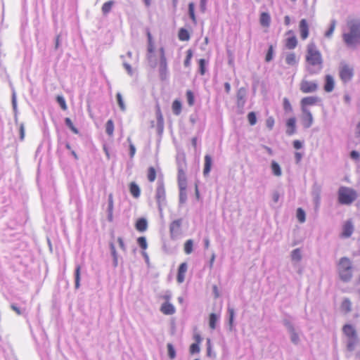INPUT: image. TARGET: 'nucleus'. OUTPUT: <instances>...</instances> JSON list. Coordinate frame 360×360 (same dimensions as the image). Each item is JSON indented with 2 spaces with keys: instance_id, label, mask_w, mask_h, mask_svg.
<instances>
[{
  "instance_id": "obj_49",
  "label": "nucleus",
  "mask_w": 360,
  "mask_h": 360,
  "mask_svg": "<svg viewBox=\"0 0 360 360\" xmlns=\"http://www.w3.org/2000/svg\"><path fill=\"white\" fill-rule=\"evenodd\" d=\"M186 99H187V103L190 106L193 105L194 101H195L194 95H193V92L190 90L186 91Z\"/></svg>"
},
{
  "instance_id": "obj_2",
  "label": "nucleus",
  "mask_w": 360,
  "mask_h": 360,
  "mask_svg": "<svg viewBox=\"0 0 360 360\" xmlns=\"http://www.w3.org/2000/svg\"><path fill=\"white\" fill-rule=\"evenodd\" d=\"M349 31L343 34V39L349 47H354L360 43V20H352L348 23Z\"/></svg>"
},
{
  "instance_id": "obj_5",
  "label": "nucleus",
  "mask_w": 360,
  "mask_h": 360,
  "mask_svg": "<svg viewBox=\"0 0 360 360\" xmlns=\"http://www.w3.org/2000/svg\"><path fill=\"white\" fill-rule=\"evenodd\" d=\"M183 219H177L172 221L169 224V235L172 240L179 239L182 233Z\"/></svg>"
},
{
  "instance_id": "obj_19",
  "label": "nucleus",
  "mask_w": 360,
  "mask_h": 360,
  "mask_svg": "<svg viewBox=\"0 0 360 360\" xmlns=\"http://www.w3.org/2000/svg\"><path fill=\"white\" fill-rule=\"evenodd\" d=\"M286 125L288 127L286 130L287 134L290 136L295 133L296 119L295 117L288 119L286 122Z\"/></svg>"
},
{
  "instance_id": "obj_54",
  "label": "nucleus",
  "mask_w": 360,
  "mask_h": 360,
  "mask_svg": "<svg viewBox=\"0 0 360 360\" xmlns=\"http://www.w3.org/2000/svg\"><path fill=\"white\" fill-rule=\"evenodd\" d=\"M342 308L345 311H349L351 310V302L349 300L345 299L342 302Z\"/></svg>"
},
{
  "instance_id": "obj_37",
  "label": "nucleus",
  "mask_w": 360,
  "mask_h": 360,
  "mask_svg": "<svg viewBox=\"0 0 360 360\" xmlns=\"http://www.w3.org/2000/svg\"><path fill=\"white\" fill-rule=\"evenodd\" d=\"M187 200L186 187L179 188V202L184 204Z\"/></svg>"
},
{
  "instance_id": "obj_64",
  "label": "nucleus",
  "mask_w": 360,
  "mask_h": 360,
  "mask_svg": "<svg viewBox=\"0 0 360 360\" xmlns=\"http://www.w3.org/2000/svg\"><path fill=\"white\" fill-rule=\"evenodd\" d=\"M162 298L165 300V302H169L172 298V293L170 291H167L162 295Z\"/></svg>"
},
{
  "instance_id": "obj_1",
  "label": "nucleus",
  "mask_w": 360,
  "mask_h": 360,
  "mask_svg": "<svg viewBox=\"0 0 360 360\" xmlns=\"http://www.w3.org/2000/svg\"><path fill=\"white\" fill-rule=\"evenodd\" d=\"M306 61L307 70L311 75L319 72L323 68L322 56L313 43L307 46Z\"/></svg>"
},
{
  "instance_id": "obj_26",
  "label": "nucleus",
  "mask_w": 360,
  "mask_h": 360,
  "mask_svg": "<svg viewBox=\"0 0 360 360\" xmlns=\"http://www.w3.org/2000/svg\"><path fill=\"white\" fill-rule=\"evenodd\" d=\"M259 21L262 26L269 27L271 22L269 14L265 12L262 13L260 15Z\"/></svg>"
},
{
  "instance_id": "obj_40",
  "label": "nucleus",
  "mask_w": 360,
  "mask_h": 360,
  "mask_svg": "<svg viewBox=\"0 0 360 360\" xmlns=\"http://www.w3.org/2000/svg\"><path fill=\"white\" fill-rule=\"evenodd\" d=\"M179 38L181 41H187L189 39L190 36L188 31L184 28H181L179 32Z\"/></svg>"
},
{
  "instance_id": "obj_10",
  "label": "nucleus",
  "mask_w": 360,
  "mask_h": 360,
  "mask_svg": "<svg viewBox=\"0 0 360 360\" xmlns=\"http://www.w3.org/2000/svg\"><path fill=\"white\" fill-rule=\"evenodd\" d=\"M340 77L343 82H347L353 77V69L347 64L341 63L339 70Z\"/></svg>"
},
{
  "instance_id": "obj_39",
  "label": "nucleus",
  "mask_w": 360,
  "mask_h": 360,
  "mask_svg": "<svg viewBox=\"0 0 360 360\" xmlns=\"http://www.w3.org/2000/svg\"><path fill=\"white\" fill-rule=\"evenodd\" d=\"M195 5L193 2L189 3L188 4V13L189 16L191 18L192 21L196 24V18L194 13Z\"/></svg>"
},
{
  "instance_id": "obj_29",
  "label": "nucleus",
  "mask_w": 360,
  "mask_h": 360,
  "mask_svg": "<svg viewBox=\"0 0 360 360\" xmlns=\"http://www.w3.org/2000/svg\"><path fill=\"white\" fill-rule=\"evenodd\" d=\"M291 259L292 262L298 263L302 259L301 250L299 248L295 249L291 252Z\"/></svg>"
},
{
  "instance_id": "obj_63",
  "label": "nucleus",
  "mask_w": 360,
  "mask_h": 360,
  "mask_svg": "<svg viewBox=\"0 0 360 360\" xmlns=\"http://www.w3.org/2000/svg\"><path fill=\"white\" fill-rule=\"evenodd\" d=\"M113 210V198H112V195L110 193L109 195H108V212H112Z\"/></svg>"
},
{
  "instance_id": "obj_34",
  "label": "nucleus",
  "mask_w": 360,
  "mask_h": 360,
  "mask_svg": "<svg viewBox=\"0 0 360 360\" xmlns=\"http://www.w3.org/2000/svg\"><path fill=\"white\" fill-rule=\"evenodd\" d=\"M80 270L81 267L79 265H77L75 271V288L78 289L80 285Z\"/></svg>"
},
{
  "instance_id": "obj_36",
  "label": "nucleus",
  "mask_w": 360,
  "mask_h": 360,
  "mask_svg": "<svg viewBox=\"0 0 360 360\" xmlns=\"http://www.w3.org/2000/svg\"><path fill=\"white\" fill-rule=\"evenodd\" d=\"M193 241L191 239L187 240L184 243V252L190 255L193 252Z\"/></svg>"
},
{
  "instance_id": "obj_22",
  "label": "nucleus",
  "mask_w": 360,
  "mask_h": 360,
  "mask_svg": "<svg viewBox=\"0 0 360 360\" xmlns=\"http://www.w3.org/2000/svg\"><path fill=\"white\" fill-rule=\"evenodd\" d=\"M212 165V157L210 155H206L205 156V165H204V169H203V174L205 176H207L209 174L211 167Z\"/></svg>"
},
{
  "instance_id": "obj_44",
  "label": "nucleus",
  "mask_w": 360,
  "mask_h": 360,
  "mask_svg": "<svg viewBox=\"0 0 360 360\" xmlns=\"http://www.w3.org/2000/svg\"><path fill=\"white\" fill-rule=\"evenodd\" d=\"M111 254L113 257V264L115 266H117V254L113 243H110V245Z\"/></svg>"
},
{
  "instance_id": "obj_30",
  "label": "nucleus",
  "mask_w": 360,
  "mask_h": 360,
  "mask_svg": "<svg viewBox=\"0 0 360 360\" xmlns=\"http://www.w3.org/2000/svg\"><path fill=\"white\" fill-rule=\"evenodd\" d=\"M297 44V40L295 36L289 37L286 39L285 46L289 49H293Z\"/></svg>"
},
{
  "instance_id": "obj_8",
  "label": "nucleus",
  "mask_w": 360,
  "mask_h": 360,
  "mask_svg": "<svg viewBox=\"0 0 360 360\" xmlns=\"http://www.w3.org/2000/svg\"><path fill=\"white\" fill-rule=\"evenodd\" d=\"M160 54V63H159V73L161 79H165L167 73V64L165 57V49L163 47L159 49Z\"/></svg>"
},
{
  "instance_id": "obj_45",
  "label": "nucleus",
  "mask_w": 360,
  "mask_h": 360,
  "mask_svg": "<svg viewBox=\"0 0 360 360\" xmlns=\"http://www.w3.org/2000/svg\"><path fill=\"white\" fill-rule=\"evenodd\" d=\"M336 25V21L335 20H333L330 22V27L328 30L325 33V36L328 38L330 37L335 30Z\"/></svg>"
},
{
  "instance_id": "obj_52",
  "label": "nucleus",
  "mask_w": 360,
  "mask_h": 360,
  "mask_svg": "<svg viewBox=\"0 0 360 360\" xmlns=\"http://www.w3.org/2000/svg\"><path fill=\"white\" fill-rule=\"evenodd\" d=\"M58 103L60 105L61 108L64 110H67V105L65 98L62 96H58L56 98Z\"/></svg>"
},
{
  "instance_id": "obj_7",
  "label": "nucleus",
  "mask_w": 360,
  "mask_h": 360,
  "mask_svg": "<svg viewBox=\"0 0 360 360\" xmlns=\"http://www.w3.org/2000/svg\"><path fill=\"white\" fill-rule=\"evenodd\" d=\"M300 89L304 94L314 93L318 89L316 81H309L305 77L300 84Z\"/></svg>"
},
{
  "instance_id": "obj_35",
  "label": "nucleus",
  "mask_w": 360,
  "mask_h": 360,
  "mask_svg": "<svg viewBox=\"0 0 360 360\" xmlns=\"http://www.w3.org/2000/svg\"><path fill=\"white\" fill-rule=\"evenodd\" d=\"M105 132L110 136L113 135L114 132V123L112 120H109L105 124Z\"/></svg>"
},
{
  "instance_id": "obj_51",
  "label": "nucleus",
  "mask_w": 360,
  "mask_h": 360,
  "mask_svg": "<svg viewBox=\"0 0 360 360\" xmlns=\"http://www.w3.org/2000/svg\"><path fill=\"white\" fill-rule=\"evenodd\" d=\"M297 217L300 222L303 223L305 221V212L302 208L297 209Z\"/></svg>"
},
{
  "instance_id": "obj_18",
  "label": "nucleus",
  "mask_w": 360,
  "mask_h": 360,
  "mask_svg": "<svg viewBox=\"0 0 360 360\" xmlns=\"http://www.w3.org/2000/svg\"><path fill=\"white\" fill-rule=\"evenodd\" d=\"M178 185L179 188L187 186L186 176L183 168H179L178 172Z\"/></svg>"
},
{
  "instance_id": "obj_15",
  "label": "nucleus",
  "mask_w": 360,
  "mask_h": 360,
  "mask_svg": "<svg viewBox=\"0 0 360 360\" xmlns=\"http://www.w3.org/2000/svg\"><path fill=\"white\" fill-rule=\"evenodd\" d=\"M299 30L302 39H306L309 36V25L305 19H302L300 22Z\"/></svg>"
},
{
  "instance_id": "obj_20",
  "label": "nucleus",
  "mask_w": 360,
  "mask_h": 360,
  "mask_svg": "<svg viewBox=\"0 0 360 360\" xmlns=\"http://www.w3.org/2000/svg\"><path fill=\"white\" fill-rule=\"evenodd\" d=\"M335 81L331 75H326L325 79L324 90L326 92H331L334 89Z\"/></svg>"
},
{
  "instance_id": "obj_3",
  "label": "nucleus",
  "mask_w": 360,
  "mask_h": 360,
  "mask_svg": "<svg viewBox=\"0 0 360 360\" xmlns=\"http://www.w3.org/2000/svg\"><path fill=\"white\" fill-rule=\"evenodd\" d=\"M338 271L340 278L348 282L352 277L353 266L351 260L347 257H342L338 264Z\"/></svg>"
},
{
  "instance_id": "obj_48",
  "label": "nucleus",
  "mask_w": 360,
  "mask_h": 360,
  "mask_svg": "<svg viewBox=\"0 0 360 360\" xmlns=\"http://www.w3.org/2000/svg\"><path fill=\"white\" fill-rule=\"evenodd\" d=\"M117 103L121 109V110L124 111L126 110V106L124 105L122 94L120 93H117L116 95Z\"/></svg>"
},
{
  "instance_id": "obj_16",
  "label": "nucleus",
  "mask_w": 360,
  "mask_h": 360,
  "mask_svg": "<svg viewBox=\"0 0 360 360\" xmlns=\"http://www.w3.org/2000/svg\"><path fill=\"white\" fill-rule=\"evenodd\" d=\"M160 311L165 315L174 314L176 311L174 306L169 302H165L160 307Z\"/></svg>"
},
{
  "instance_id": "obj_14",
  "label": "nucleus",
  "mask_w": 360,
  "mask_h": 360,
  "mask_svg": "<svg viewBox=\"0 0 360 360\" xmlns=\"http://www.w3.org/2000/svg\"><path fill=\"white\" fill-rule=\"evenodd\" d=\"M154 44L153 43L148 44V53H147V59L148 60V63L153 68H155L157 66V62L154 57Z\"/></svg>"
},
{
  "instance_id": "obj_28",
  "label": "nucleus",
  "mask_w": 360,
  "mask_h": 360,
  "mask_svg": "<svg viewBox=\"0 0 360 360\" xmlns=\"http://www.w3.org/2000/svg\"><path fill=\"white\" fill-rule=\"evenodd\" d=\"M129 190L131 194L136 198H139L140 196V188L139 186L134 183L131 182L129 186Z\"/></svg>"
},
{
  "instance_id": "obj_4",
  "label": "nucleus",
  "mask_w": 360,
  "mask_h": 360,
  "mask_svg": "<svg viewBox=\"0 0 360 360\" xmlns=\"http://www.w3.org/2000/svg\"><path fill=\"white\" fill-rule=\"evenodd\" d=\"M356 191L350 188L341 186L338 191V200L340 203L349 205L356 198Z\"/></svg>"
},
{
  "instance_id": "obj_42",
  "label": "nucleus",
  "mask_w": 360,
  "mask_h": 360,
  "mask_svg": "<svg viewBox=\"0 0 360 360\" xmlns=\"http://www.w3.org/2000/svg\"><path fill=\"white\" fill-rule=\"evenodd\" d=\"M156 117L158 120V124L159 127H162L164 124V120L162 115V112L160 111V108L159 106H157L156 109Z\"/></svg>"
},
{
  "instance_id": "obj_6",
  "label": "nucleus",
  "mask_w": 360,
  "mask_h": 360,
  "mask_svg": "<svg viewBox=\"0 0 360 360\" xmlns=\"http://www.w3.org/2000/svg\"><path fill=\"white\" fill-rule=\"evenodd\" d=\"M156 200L158 205V210L162 214V206L165 205V190L164 184L162 181H158V186L156 189L155 193Z\"/></svg>"
},
{
  "instance_id": "obj_38",
  "label": "nucleus",
  "mask_w": 360,
  "mask_h": 360,
  "mask_svg": "<svg viewBox=\"0 0 360 360\" xmlns=\"http://www.w3.org/2000/svg\"><path fill=\"white\" fill-rule=\"evenodd\" d=\"M172 111L173 112L178 115L180 114L181 111V103L180 101L175 100L172 103Z\"/></svg>"
},
{
  "instance_id": "obj_60",
  "label": "nucleus",
  "mask_w": 360,
  "mask_h": 360,
  "mask_svg": "<svg viewBox=\"0 0 360 360\" xmlns=\"http://www.w3.org/2000/svg\"><path fill=\"white\" fill-rule=\"evenodd\" d=\"M273 53H274L273 46H270L269 48L268 52L266 55V58H265L266 61L269 62L270 60H272Z\"/></svg>"
},
{
  "instance_id": "obj_11",
  "label": "nucleus",
  "mask_w": 360,
  "mask_h": 360,
  "mask_svg": "<svg viewBox=\"0 0 360 360\" xmlns=\"http://www.w3.org/2000/svg\"><path fill=\"white\" fill-rule=\"evenodd\" d=\"M302 115L301 119L302 124L304 128H309L314 122L312 114L309 109H303L302 110Z\"/></svg>"
},
{
  "instance_id": "obj_50",
  "label": "nucleus",
  "mask_w": 360,
  "mask_h": 360,
  "mask_svg": "<svg viewBox=\"0 0 360 360\" xmlns=\"http://www.w3.org/2000/svg\"><path fill=\"white\" fill-rule=\"evenodd\" d=\"M12 105L13 109L15 113V118L17 117V113H18V108H17V98H16V94L13 91L12 94Z\"/></svg>"
},
{
  "instance_id": "obj_13",
  "label": "nucleus",
  "mask_w": 360,
  "mask_h": 360,
  "mask_svg": "<svg viewBox=\"0 0 360 360\" xmlns=\"http://www.w3.org/2000/svg\"><path fill=\"white\" fill-rule=\"evenodd\" d=\"M319 101V98L316 96H307L303 98L301 101V109H308L307 106L314 105Z\"/></svg>"
},
{
  "instance_id": "obj_46",
  "label": "nucleus",
  "mask_w": 360,
  "mask_h": 360,
  "mask_svg": "<svg viewBox=\"0 0 360 360\" xmlns=\"http://www.w3.org/2000/svg\"><path fill=\"white\" fill-rule=\"evenodd\" d=\"M167 350H168V355L169 357L171 359H174L176 357V352L173 347V345L171 343H168L167 345Z\"/></svg>"
},
{
  "instance_id": "obj_32",
  "label": "nucleus",
  "mask_w": 360,
  "mask_h": 360,
  "mask_svg": "<svg viewBox=\"0 0 360 360\" xmlns=\"http://www.w3.org/2000/svg\"><path fill=\"white\" fill-rule=\"evenodd\" d=\"M115 4L114 1H109L105 2L102 6V13L103 15H107L112 9L113 5Z\"/></svg>"
},
{
  "instance_id": "obj_58",
  "label": "nucleus",
  "mask_w": 360,
  "mask_h": 360,
  "mask_svg": "<svg viewBox=\"0 0 360 360\" xmlns=\"http://www.w3.org/2000/svg\"><path fill=\"white\" fill-rule=\"evenodd\" d=\"M127 141L129 143V155L131 158H133L136 153V148L131 143V139L129 137L127 139Z\"/></svg>"
},
{
  "instance_id": "obj_62",
  "label": "nucleus",
  "mask_w": 360,
  "mask_h": 360,
  "mask_svg": "<svg viewBox=\"0 0 360 360\" xmlns=\"http://www.w3.org/2000/svg\"><path fill=\"white\" fill-rule=\"evenodd\" d=\"M191 58H192V51H191V50H188L186 58L184 60V65L186 67L189 66Z\"/></svg>"
},
{
  "instance_id": "obj_9",
  "label": "nucleus",
  "mask_w": 360,
  "mask_h": 360,
  "mask_svg": "<svg viewBox=\"0 0 360 360\" xmlns=\"http://www.w3.org/2000/svg\"><path fill=\"white\" fill-rule=\"evenodd\" d=\"M343 332L349 338V340L347 343V348L349 350H353L356 340V332L354 328L351 325H345L343 328Z\"/></svg>"
},
{
  "instance_id": "obj_61",
  "label": "nucleus",
  "mask_w": 360,
  "mask_h": 360,
  "mask_svg": "<svg viewBox=\"0 0 360 360\" xmlns=\"http://www.w3.org/2000/svg\"><path fill=\"white\" fill-rule=\"evenodd\" d=\"M206 64V60L205 59H200L199 60V66H200V72L201 75H204L205 72V66Z\"/></svg>"
},
{
  "instance_id": "obj_43",
  "label": "nucleus",
  "mask_w": 360,
  "mask_h": 360,
  "mask_svg": "<svg viewBox=\"0 0 360 360\" xmlns=\"http://www.w3.org/2000/svg\"><path fill=\"white\" fill-rule=\"evenodd\" d=\"M228 313L229 315V326H230V330L232 329L233 325V319L235 316V311L233 308L232 307H228Z\"/></svg>"
},
{
  "instance_id": "obj_23",
  "label": "nucleus",
  "mask_w": 360,
  "mask_h": 360,
  "mask_svg": "<svg viewBox=\"0 0 360 360\" xmlns=\"http://www.w3.org/2000/svg\"><path fill=\"white\" fill-rule=\"evenodd\" d=\"M285 60V63L290 66L296 65L298 63V60L294 53H287Z\"/></svg>"
},
{
  "instance_id": "obj_25",
  "label": "nucleus",
  "mask_w": 360,
  "mask_h": 360,
  "mask_svg": "<svg viewBox=\"0 0 360 360\" xmlns=\"http://www.w3.org/2000/svg\"><path fill=\"white\" fill-rule=\"evenodd\" d=\"M148 223L146 219L141 218L138 219L136 224V229L139 231H145L147 229Z\"/></svg>"
},
{
  "instance_id": "obj_27",
  "label": "nucleus",
  "mask_w": 360,
  "mask_h": 360,
  "mask_svg": "<svg viewBox=\"0 0 360 360\" xmlns=\"http://www.w3.org/2000/svg\"><path fill=\"white\" fill-rule=\"evenodd\" d=\"M271 169L274 175L276 176H281L282 171L280 165L274 160L271 161Z\"/></svg>"
},
{
  "instance_id": "obj_17",
  "label": "nucleus",
  "mask_w": 360,
  "mask_h": 360,
  "mask_svg": "<svg viewBox=\"0 0 360 360\" xmlns=\"http://www.w3.org/2000/svg\"><path fill=\"white\" fill-rule=\"evenodd\" d=\"M354 231V226L351 221H347L343 226L342 236L345 238L351 236Z\"/></svg>"
},
{
  "instance_id": "obj_21",
  "label": "nucleus",
  "mask_w": 360,
  "mask_h": 360,
  "mask_svg": "<svg viewBox=\"0 0 360 360\" xmlns=\"http://www.w3.org/2000/svg\"><path fill=\"white\" fill-rule=\"evenodd\" d=\"M187 271V264L186 263H182L180 264L178 269V275H177V281L179 283H181L184 281L185 274Z\"/></svg>"
},
{
  "instance_id": "obj_31",
  "label": "nucleus",
  "mask_w": 360,
  "mask_h": 360,
  "mask_svg": "<svg viewBox=\"0 0 360 360\" xmlns=\"http://www.w3.org/2000/svg\"><path fill=\"white\" fill-rule=\"evenodd\" d=\"M290 333V338L291 342L295 345H298L300 340L298 333L296 332L295 329H292L290 328V331L288 332Z\"/></svg>"
},
{
  "instance_id": "obj_12",
  "label": "nucleus",
  "mask_w": 360,
  "mask_h": 360,
  "mask_svg": "<svg viewBox=\"0 0 360 360\" xmlns=\"http://www.w3.org/2000/svg\"><path fill=\"white\" fill-rule=\"evenodd\" d=\"M247 91L245 88L241 87L237 91V106L238 108L243 109L246 101Z\"/></svg>"
},
{
  "instance_id": "obj_55",
  "label": "nucleus",
  "mask_w": 360,
  "mask_h": 360,
  "mask_svg": "<svg viewBox=\"0 0 360 360\" xmlns=\"http://www.w3.org/2000/svg\"><path fill=\"white\" fill-rule=\"evenodd\" d=\"M283 109L286 112H290L292 110L291 104L287 98H283Z\"/></svg>"
},
{
  "instance_id": "obj_56",
  "label": "nucleus",
  "mask_w": 360,
  "mask_h": 360,
  "mask_svg": "<svg viewBox=\"0 0 360 360\" xmlns=\"http://www.w3.org/2000/svg\"><path fill=\"white\" fill-rule=\"evenodd\" d=\"M121 58L122 59H124V56H121ZM123 66L124 68H125V70H127V73L129 75H133V70H132V68L131 67V65L127 62L125 61L124 60H123Z\"/></svg>"
},
{
  "instance_id": "obj_47",
  "label": "nucleus",
  "mask_w": 360,
  "mask_h": 360,
  "mask_svg": "<svg viewBox=\"0 0 360 360\" xmlns=\"http://www.w3.org/2000/svg\"><path fill=\"white\" fill-rule=\"evenodd\" d=\"M65 124L71 129V131L74 134H79L78 129L75 127V126L73 125V124L70 118H68V117L65 118Z\"/></svg>"
},
{
  "instance_id": "obj_53",
  "label": "nucleus",
  "mask_w": 360,
  "mask_h": 360,
  "mask_svg": "<svg viewBox=\"0 0 360 360\" xmlns=\"http://www.w3.org/2000/svg\"><path fill=\"white\" fill-rule=\"evenodd\" d=\"M248 119L250 125H255L257 122L256 115L254 112L248 113Z\"/></svg>"
},
{
  "instance_id": "obj_33",
  "label": "nucleus",
  "mask_w": 360,
  "mask_h": 360,
  "mask_svg": "<svg viewBox=\"0 0 360 360\" xmlns=\"http://www.w3.org/2000/svg\"><path fill=\"white\" fill-rule=\"evenodd\" d=\"M219 316L216 314H211L210 315L209 325L212 329H214L216 328V323L219 321Z\"/></svg>"
},
{
  "instance_id": "obj_59",
  "label": "nucleus",
  "mask_w": 360,
  "mask_h": 360,
  "mask_svg": "<svg viewBox=\"0 0 360 360\" xmlns=\"http://www.w3.org/2000/svg\"><path fill=\"white\" fill-rule=\"evenodd\" d=\"M200 352V347L198 345V342L197 343H193L190 347V352L193 353H198Z\"/></svg>"
},
{
  "instance_id": "obj_41",
  "label": "nucleus",
  "mask_w": 360,
  "mask_h": 360,
  "mask_svg": "<svg viewBox=\"0 0 360 360\" xmlns=\"http://www.w3.org/2000/svg\"><path fill=\"white\" fill-rule=\"evenodd\" d=\"M147 178H148V181L150 182H153L155 181V179L156 178V172H155V169L153 167H150L148 168Z\"/></svg>"
},
{
  "instance_id": "obj_57",
  "label": "nucleus",
  "mask_w": 360,
  "mask_h": 360,
  "mask_svg": "<svg viewBox=\"0 0 360 360\" xmlns=\"http://www.w3.org/2000/svg\"><path fill=\"white\" fill-rule=\"evenodd\" d=\"M137 242L142 249L146 250L147 248V242L145 237H139Z\"/></svg>"
},
{
  "instance_id": "obj_24",
  "label": "nucleus",
  "mask_w": 360,
  "mask_h": 360,
  "mask_svg": "<svg viewBox=\"0 0 360 360\" xmlns=\"http://www.w3.org/2000/svg\"><path fill=\"white\" fill-rule=\"evenodd\" d=\"M312 195L315 203V206L316 207H318L319 206L321 200V188L319 186H316L314 188L312 191Z\"/></svg>"
}]
</instances>
